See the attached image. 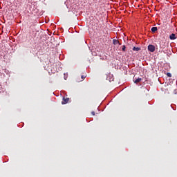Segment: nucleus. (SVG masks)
<instances>
[{"label":"nucleus","mask_w":177,"mask_h":177,"mask_svg":"<svg viewBox=\"0 0 177 177\" xmlns=\"http://www.w3.org/2000/svg\"><path fill=\"white\" fill-rule=\"evenodd\" d=\"M92 115H95V111L91 112Z\"/></svg>","instance_id":"11"},{"label":"nucleus","mask_w":177,"mask_h":177,"mask_svg":"<svg viewBox=\"0 0 177 177\" xmlns=\"http://www.w3.org/2000/svg\"><path fill=\"white\" fill-rule=\"evenodd\" d=\"M133 50H134L136 52H139V50H140V48H139V47H133Z\"/></svg>","instance_id":"6"},{"label":"nucleus","mask_w":177,"mask_h":177,"mask_svg":"<svg viewBox=\"0 0 177 177\" xmlns=\"http://www.w3.org/2000/svg\"><path fill=\"white\" fill-rule=\"evenodd\" d=\"M148 50L149 52H155L156 51V46H154L152 44H149L148 46Z\"/></svg>","instance_id":"1"},{"label":"nucleus","mask_w":177,"mask_h":177,"mask_svg":"<svg viewBox=\"0 0 177 177\" xmlns=\"http://www.w3.org/2000/svg\"><path fill=\"white\" fill-rule=\"evenodd\" d=\"M140 81H142V78H138L134 81V82H135V84H139V82H140Z\"/></svg>","instance_id":"7"},{"label":"nucleus","mask_w":177,"mask_h":177,"mask_svg":"<svg viewBox=\"0 0 177 177\" xmlns=\"http://www.w3.org/2000/svg\"><path fill=\"white\" fill-rule=\"evenodd\" d=\"M169 38L170 39H176V35H175V33H172L169 35Z\"/></svg>","instance_id":"4"},{"label":"nucleus","mask_w":177,"mask_h":177,"mask_svg":"<svg viewBox=\"0 0 177 177\" xmlns=\"http://www.w3.org/2000/svg\"><path fill=\"white\" fill-rule=\"evenodd\" d=\"M125 49H127V47L125 46V45H123V46H122V50L123 52H125Z\"/></svg>","instance_id":"8"},{"label":"nucleus","mask_w":177,"mask_h":177,"mask_svg":"<svg viewBox=\"0 0 177 177\" xmlns=\"http://www.w3.org/2000/svg\"><path fill=\"white\" fill-rule=\"evenodd\" d=\"M70 102V98L68 97H63V100L62 101V104H67Z\"/></svg>","instance_id":"2"},{"label":"nucleus","mask_w":177,"mask_h":177,"mask_svg":"<svg viewBox=\"0 0 177 177\" xmlns=\"http://www.w3.org/2000/svg\"><path fill=\"white\" fill-rule=\"evenodd\" d=\"M167 77H172V74H171V73H167Z\"/></svg>","instance_id":"10"},{"label":"nucleus","mask_w":177,"mask_h":177,"mask_svg":"<svg viewBox=\"0 0 177 177\" xmlns=\"http://www.w3.org/2000/svg\"><path fill=\"white\" fill-rule=\"evenodd\" d=\"M81 78H82V81H84V80H85V78H86V76L82 75L81 76Z\"/></svg>","instance_id":"9"},{"label":"nucleus","mask_w":177,"mask_h":177,"mask_svg":"<svg viewBox=\"0 0 177 177\" xmlns=\"http://www.w3.org/2000/svg\"><path fill=\"white\" fill-rule=\"evenodd\" d=\"M157 30H158V28H157V27H152L151 29V31H152V32H156V31H157Z\"/></svg>","instance_id":"5"},{"label":"nucleus","mask_w":177,"mask_h":177,"mask_svg":"<svg viewBox=\"0 0 177 177\" xmlns=\"http://www.w3.org/2000/svg\"><path fill=\"white\" fill-rule=\"evenodd\" d=\"M113 45H121V44L120 43V41L118 39H113Z\"/></svg>","instance_id":"3"}]
</instances>
